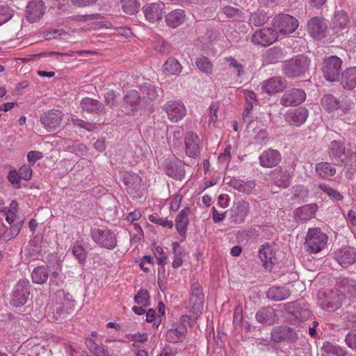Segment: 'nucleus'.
<instances>
[{"instance_id":"412c9836","label":"nucleus","mask_w":356,"mask_h":356,"mask_svg":"<svg viewBox=\"0 0 356 356\" xmlns=\"http://www.w3.org/2000/svg\"><path fill=\"white\" fill-rule=\"evenodd\" d=\"M138 92L141 95L143 104L147 108L151 103L156 101L159 93L162 92L161 88H159L151 83L145 82L141 84L138 88Z\"/></svg>"},{"instance_id":"e433bc0d","label":"nucleus","mask_w":356,"mask_h":356,"mask_svg":"<svg viewBox=\"0 0 356 356\" xmlns=\"http://www.w3.org/2000/svg\"><path fill=\"white\" fill-rule=\"evenodd\" d=\"M190 208H184L177 215L175 219V227L178 233L184 238L186 237L188 225L189 224L188 214Z\"/></svg>"},{"instance_id":"6e6d98bb","label":"nucleus","mask_w":356,"mask_h":356,"mask_svg":"<svg viewBox=\"0 0 356 356\" xmlns=\"http://www.w3.org/2000/svg\"><path fill=\"white\" fill-rule=\"evenodd\" d=\"M149 220L155 224H158L163 227L172 228L174 225V223L172 220H168L166 218H160L156 214L149 215L148 217Z\"/></svg>"},{"instance_id":"2eb2a0df","label":"nucleus","mask_w":356,"mask_h":356,"mask_svg":"<svg viewBox=\"0 0 356 356\" xmlns=\"http://www.w3.org/2000/svg\"><path fill=\"white\" fill-rule=\"evenodd\" d=\"M249 203L244 200L235 202L229 211L230 222L241 224L249 213Z\"/></svg>"},{"instance_id":"aec40b11","label":"nucleus","mask_w":356,"mask_h":356,"mask_svg":"<svg viewBox=\"0 0 356 356\" xmlns=\"http://www.w3.org/2000/svg\"><path fill=\"white\" fill-rule=\"evenodd\" d=\"M204 302V296L202 293L201 285L198 282H194L191 285L190 305L191 312L195 315L202 313Z\"/></svg>"},{"instance_id":"f03ea898","label":"nucleus","mask_w":356,"mask_h":356,"mask_svg":"<svg viewBox=\"0 0 356 356\" xmlns=\"http://www.w3.org/2000/svg\"><path fill=\"white\" fill-rule=\"evenodd\" d=\"M309 64L310 60L306 56L298 55L282 62V72L289 78L300 77L308 70Z\"/></svg>"},{"instance_id":"39448f33","label":"nucleus","mask_w":356,"mask_h":356,"mask_svg":"<svg viewBox=\"0 0 356 356\" xmlns=\"http://www.w3.org/2000/svg\"><path fill=\"white\" fill-rule=\"evenodd\" d=\"M121 107L122 111L129 116H134L139 110L146 108L141 95L136 90H130L126 92Z\"/></svg>"},{"instance_id":"bf43d9fd","label":"nucleus","mask_w":356,"mask_h":356,"mask_svg":"<svg viewBox=\"0 0 356 356\" xmlns=\"http://www.w3.org/2000/svg\"><path fill=\"white\" fill-rule=\"evenodd\" d=\"M54 310L56 312V314H54V317L56 320H62L67 318L68 312L67 311V309H65L64 308V302H56V305L54 308Z\"/></svg>"},{"instance_id":"72a5a7b5","label":"nucleus","mask_w":356,"mask_h":356,"mask_svg":"<svg viewBox=\"0 0 356 356\" xmlns=\"http://www.w3.org/2000/svg\"><path fill=\"white\" fill-rule=\"evenodd\" d=\"M349 22L347 13L343 10L335 11L333 18L332 19L331 28L334 33L338 34L343 30L348 28Z\"/></svg>"},{"instance_id":"49530a36","label":"nucleus","mask_w":356,"mask_h":356,"mask_svg":"<svg viewBox=\"0 0 356 356\" xmlns=\"http://www.w3.org/2000/svg\"><path fill=\"white\" fill-rule=\"evenodd\" d=\"M321 105L328 112H333L339 108V102L332 95L329 94L322 97Z\"/></svg>"},{"instance_id":"052dcab7","label":"nucleus","mask_w":356,"mask_h":356,"mask_svg":"<svg viewBox=\"0 0 356 356\" xmlns=\"http://www.w3.org/2000/svg\"><path fill=\"white\" fill-rule=\"evenodd\" d=\"M50 283L57 286L63 285V275L61 272V268H60L59 266L56 268V270L51 273L50 277Z\"/></svg>"},{"instance_id":"9d476101","label":"nucleus","mask_w":356,"mask_h":356,"mask_svg":"<svg viewBox=\"0 0 356 356\" xmlns=\"http://www.w3.org/2000/svg\"><path fill=\"white\" fill-rule=\"evenodd\" d=\"M298 340V334L296 330L287 325L274 326L270 332V341L274 343H296Z\"/></svg>"},{"instance_id":"7ed1b4c3","label":"nucleus","mask_w":356,"mask_h":356,"mask_svg":"<svg viewBox=\"0 0 356 356\" xmlns=\"http://www.w3.org/2000/svg\"><path fill=\"white\" fill-rule=\"evenodd\" d=\"M327 236L319 228H309L305 236L304 248L310 254L321 252L326 245Z\"/></svg>"},{"instance_id":"f704fd0d","label":"nucleus","mask_w":356,"mask_h":356,"mask_svg":"<svg viewBox=\"0 0 356 356\" xmlns=\"http://www.w3.org/2000/svg\"><path fill=\"white\" fill-rule=\"evenodd\" d=\"M187 334V328L182 325H176L173 323L172 328L169 329L165 334L166 341L172 343L182 341Z\"/></svg>"},{"instance_id":"a878e982","label":"nucleus","mask_w":356,"mask_h":356,"mask_svg":"<svg viewBox=\"0 0 356 356\" xmlns=\"http://www.w3.org/2000/svg\"><path fill=\"white\" fill-rule=\"evenodd\" d=\"M258 257L265 268H271L276 263L275 251L269 243L263 244L258 250Z\"/></svg>"},{"instance_id":"c85d7f7f","label":"nucleus","mask_w":356,"mask_h":356,"mask_svg":"<svg viewBox=\"0 0 356 356\" xmlns=\"http://www.w3.org/2000/svg\"><path fill=\"white\" fill-rule=\"evenodd\" d=\"M80 106L84 111L95 115H105L106 113V108L101 102L90 97L82 99Z\"/></svg>"},{"instance_id":"5701e85b","label":"nucleus","mask_w":356,"mask_h":356,"mask_svg":"<svg viewBox=\"0 0 356 356\" xmlns=\"http://www.w3.org/2000/svg\"><path fill=\"white\" fill-rule=\"evenodd\" d=\"M328 154L334 165L342 166L345 161V140H332L328 148Z\"/></svg>"},{"instance_id":"c03bdc74","label":"nucleus","mask_w":356,"mask_h":356,"mask_svg":"<svg viewBox=\"0 0 356 356\" xmlns=\"http://www.w3.org/2000/svg\"><path fill=\"white\" fill-rule=\"evenodd\" d=\"M72 253L78 260L79 264H83L86 263L88 252L79 241H76L72 244Z\"/></svg>"},{"instance_id":"e2e57ef3","label":"nucleus","mask_w":356,"mask_h":356,"mask_svg":"<svg viewBox=\"0 0 356 356\" xmlns=\"http://www.w3.org/2000/svg\"><path fill=\"white\" fill-rule=\"evenodd\" d=\"M23 225V220H19L15 224L10 225L9 232L7 233L8 239L15 238L19 233L21 227Z\"/></svg>"},{"instance_id":"5fc2aeb1","label":"nucleus","mask_w":356,"mask_h":356,"mask_svg":"<svg viewBox=\"0 0 356 356\" xmlns=\"http://www.w3.org/2000/svg\"><path fill=\"white\" fill-rule=\"evenodd\" d=\"M104 102L106 104L111 108L119 105L118 95L113 90H110L104 94Z\"/></svg>"},{"instance_id":"de8ad7c7","label":"nucleus","mask_w":356,"mask_h":356,"mask_svg":"<svg viewBox=\"0 0 356 356\" xmlns=\"http://www.w3.org/2000/svg\"><path fill=\"white\" fill-rule=\"evenodd\" d=\"M321 350L327 354H332L336 356H346L347 351L337 345L326 341L323 343Z\"/></svg>"},{"instance_id":"473e14b6","label":"nucleus","mask_w":356,"mask_h":356,"mask_svg":"<svg viewBox=\"0 0 356 356\" xmlns=\"http://www.w3.org/2000/svg\"><path fill=\"white\" fill-rule=\"evenodd\" d=\"M270 179L272 182L278 187L286 188L290 185L291 175L288 171L278 168L271 172Z\"/></svg>"},{"instance_id":"f8f14e48","label":"nucleus","mask_w":356,"mask_h":356,"mask_svg":"<svg viewBox=\"0 0 356 356\" xmlns=\"http://www.w3.org/2000/svg\"><path fill=\"white\" fill-rule=\"evenodd\" d=\"M162 166L166 175L175 180H182L185 177V163L176 157L165 159Z\"/></svg>"},{"instance_id":"37998d69","label":"nucleus","mask_w":356,"mask_h":356,"mask_svg":"<svg viewBox=\"0 0 356 356\" xmlns=\"http://www.w3.org/2000/svg\"><path fill=\"white\" fill-rule=\"evenodd\" d=\"M316 172L323 178L332 177L336 173V168L330 163L321 162L316 165Z\"/></svg>"},{"instance_id":"09e8293b","label":"nucleus","mask_w":356,"mask_h":356,"mask_svg":"<svg viewBox=\"0 0 356 356\" xmlns=\"http://www.w3.org/2000/svg\"><path fill=\"white\" fill-rule=\"evenodd\" d=\"M123 11L128 15L136 13L140 8L139 0H120Z\"/></svg>"},{"instance_id":"79ce46f5","label":"nucleus","mask_w":356,"mask_h":356,"mask_svg":"<svg viewBox=\"0 0 356 356\" xmlns=\"http://www.w3.org/2000/svg\"><path fill=\"white\" fill-rule=\"evenodd\" d=\"M195 64L202 73L210 75L213 72V65L206 56H201L195 58Z\"/></svg>"},{"instance_id":"a19ab883","label":"nucleus","mask_w":356,"mask_h":356,"mask_svg":"<svg viewBox=\"0 0 356 356\" xmlns=\"http://www.w3.org/2000/svg\"><path fill=\"white\" fill-rule=\"evenodd\" d=\"M49 277L48 270L44 266H38L35 267L31 273V280L34 284H44L48 280Z\"/></svg>"},{"instance_id":"13d9d810","label":"nucleus","mask_w":356,"mask_h":356,"mask_svg":"<svg viewBox=\"0 0 356 356\" xmlns=\"http://www.w3.org/2000/svg\"><path fill=\"white\" fill-rule=\"evenodd\" d=\"M222 13L226 15L227 17H234L238 19L243 17V13L240 9L229 6L224 7L222 8Z\"/></svg>"},{"instance_id":"6ab92c4d","label":"nucleus","mask_w":356,"mask_h":356,"mask_svg":"<svg viewBox=\"0 0 356 356\" xmlns=\"http://www.w3.org/2000/svg\"><path fill=\"white\" fill-rule=\"evenodd\" d=\"M168 119L172 122H177L181 120L186 113L185 106L181 101H168L163 106Z\"/></svg>"},{"instance_id":"58836bf2","label":"nucleus","mask_w":356,"mask_h":356,"mask_svg":"<svg viewBox=\"0 0 356 356\" xmlns=\"http://www.w3.org/2000/svg\"><path fill=\"white\" fill-rule=\"evenodd\" d=\"M227 184L234 189L245 194H250L256 186L254 180L245 181L234 177L232 178Z\"/></svg>"},{"instance_id":"6e6552de","label":"nucleus","mask_w":356,"mask_h":356,"mask_svg":"<svg viewBox=\"0 0 356 356\" xmlns=\"http://www.w3.org/2000/svg\"><path fill=\"white\" fill-rule=\"evenodd\" d=\"M341 59L337 56L324 58L321 67L324 78L330 82L339 81L341 74Z\"/></svg>"},{"instance_id":"cd10ccee","label":"nucleus","mask_w":356,"mask_h":356,"mask_svg":"<svg viewBox=\"0 0 356 356\" xmlns=\"http://www.w3.org/2000/svg\"><path fill=\"white\" fill-rule=\"evenodd\" d=\"M318 209L317 204L312 203L298 207L293 211V218L296 222H305L314 218Z\"/></svg>"},{"instance_id":"0e129e2a","label":"nucleus","mask_w":356,"mask_h":356,"mask_svg":"<svg viewBox=\"0 0 356 356\" xmlns=\"http://www.w3.org/2000/svg\"><path fill=\"white\" fill-rule=\"evenodd\" d=\"M225 59L229 63V67H232L236 70L238 76H241L244 74L243 65L238 63L236 59L232 56L227 57Z\"/></svg>"},{"instance_id":"4468645a","label":"nucleus","mask_w":356,"mask_h":356,"mask_svg":"<svg viewBox=\"0 0 356 356\" xmlns=\"http://www.w3.org/2000/svg\"><path fill=\"white\" fill-rule=\"evenodd\" d=\"M278 38L277 31L273 28L260 29L252 35V42L254 44L267 47L275 42Z\"/></svg>"},{"instance_id":"393cba45","label":"nucleus","mask_w":356,"mask_h":356,"mask_svg":"<svg viewBox=\"0 0 356 356\" xmlns=\"http://www.w3.org/2000/svg\"><path fill=\"white\" fill-rule=\"evenodd\" d=\"M259 161L261 167L271 168L280 163L282 155L277 149H268L259 155Z\"/></svg>"},{"instance_id":"f257e3e1","label":"nucleus","mask_w":356,"mask_h":356,"mask_svg":"<svg viewBox=\"0 0 356 356\" xmlns=\"http://www.w3.org/2000/svg\"><path fill=\"white\" fill-rule=\"evenodd\" d=\"M338 298L334 301L325 300L323 309L327 311H334L341 307V301L346 298H356V282L346 277H339L336 282Z\"/></svg>"},{"instance_id":"ddd939ff","label":"nucleus","mask_w":356,"mask_h":356,"mask_svg":"<svg viewBox=\"0 0 356 356\" xmlns=\"http://www.w3.org/2000/svg\"><path fill=\"white\" fill-rule=\"evenodd\" d=\"M327 31V21L322 17H313L307 22L308 33L315 40H321L325 38Z\"/></svg>"},{"instance_id":"0eeeda50","label":"nucleus","mask_w":356,"mask_h":356,"mask_svg":"<svg viewBox=\"0 0 356 356\" xmlns=\"http://www.w3.org/2000/svg\"><path fill=\"white\" fill-rule=\"evenodd\" d=\"M90 236L99 247L113 250L117 245L116 236L109 229L92 228L90 229Z\"/></svg>"},{"instance_id":"69168bd1","label":"nucleus","mask_w":356,"mask_h":356,"mask_svg":"<svg viewBox=\"0 0 356 356\" xmlns=\"http://www.w3.org/2000/svg\"><path fill=\"white\" fill-rule=\"evenodd\" d=\"M158 314H156V311L154 309H149L146 312V321L149 323L153 322V326L155 327H158L161 323L160 318H157Z\"/></svg>"},{"instance_id":"680f3d73","label":"nucleus","mask_w":356,"mask_h":356,"mask_svg":"<svg viewBox=\"0 0 356 356\" xmlns=\"http://www.w3.org/2000/svg\"><path fill=\"white\" fill-rule=\"evenodd\" d=\"M12 17L13 10L9 7H0V26L9 21Z\"/></svg>"},{"instance_id":"c756f323","label":"nucleus","mask_w":356,"mask_h":356,"mask_svg":"<svg viewBox=\"0 0 356 356\" xmlns=\"http://www.w3.org/2000/svg\"><path fill=\"white\" fill-rule=\"evenodd\" d=\"M255 318L259 323L268 325H273L278 320L276 310L270 306L259 309Z\"/></svg>"},{"instance_id":"774afa93","label":"nucleus","mask_w":356,"mask_h":356,"mask_svg":"<svg viewBox=\"0 0 356 356\" xmlns=\"http://www.w3.org/2000/svg\"><path fill=\"white\" fill-rule=\"evenodd\" d=\"M7 179L8 181L13 185H18L17 186V188H20V175L15 169H12L9 171L8 175L7 176Z\"/></svg>"},{"instance_id":"b1692460","label":"nucleus","mask_w":356,"mask_h":356,"mask_svg":"<svg viewBox=\"0 0 356 356\" xmlns=\"http://www.w3.org/2000/svg\"><path fill=\"white\" fill-rule=\"evenodd\" d=\"M308 116L309 111L304 106H300L288 111L285 115V120L290 125L298 127L306 122Z\"/></svg>"},{"instance_id":"a18cd8bd","label":"nucleus","mask_w":356,"mask_h":356,"mask_svg":"<svg viewBox=\"0 0 356 356\" xmlns=\"http://www.w3.org/2000/svg\"><path fill=\"white\" fill-rule=\"evenodd\" d=\"M181 70V65L174 58H168L163 65V71L168 74L178 75Z\"/></svg>"},{"instance_id":"dca6fc26","label":"nucleus","mask_w":356,"mask_h":356,"mask_svg":"<svg viewBox=\"0 0 356 356\" xmlns=\"http://www.w3.org/2000/svg\"><path fill=\"white\" fill-rule=\"evenodd\" d=\"M63 113L56 109L49 110L40 117L41 124L47 131H54L60 127Z\"/></svg>"},{"instance_id":"bb28decb","label":"nucleus","mask_w":356,"mask_h":356,"mask_svg":"<svg viewBox=\"0 0 356 356\" xmlns=\"http://www.w3.org/2000/svg\"><path fill=\"white\" fill-rule=\"evenodd\" d=\"M44 13V3L40 0L31 1L26 6V18L31 23L38 21Z\"/></svg>"},{"instance_id":"1a4fd4ad","label":"nucleus","mask_w":356,"mask_h":356,"mask_svg":"<svg viewBox=\"0 0 356 356\" xmlns=\"http://www.w3.org/2000/svg\"><path fill=\"white\" fill-rule=\"evenodd\" d=\"M284 308L291 320L296 323L307 321L312 316L309 305L302 300L286 303Z\"/></svg>"},{"instance_id":"864d4df0","label":"nucleus","mask_w":356,"mask_h":356,"mask_svg":"<svg viewBox=\"0 0 356 356\" xmlns=\"http://www.w3.org/2000/svg\"><path fill=\"white\" fill-rule=\"evenodd\" d=\"M69 152L74 153L79 156L86 155L88 148L83 143H75L68 147Z\"/></svg>"},{"instance_id":"603ef678","label":"nucleus","mask_w":356,"mask_h":356,"mask_svg":"<svg viewBox=\"0 0 356 356\" xmlns=\"http://www.w3.org/2000/svg\"><path fill=\"white\" fill-rule=\"evenodd\" d=\"M268 19V17L261 12L252 13L250 17V24L255 26L264 25Z\"/></svg>"},{"instance_id":"8fccbe9b","label":"nucleus","mask_w":356,"mask_h":356,"mask_svg":"<svg viewBox=\"0 0 356 356\" xmlns=\"http://www.w3.org/2000/svg\"><path fill=\"white\" fill-rule=\"evenodd\" d=\"M318 187L323 191L327 196L334 201H340L343 199V195H341L339 191L336 189H334L330 187L329 185L325 184H320L318 185Z\"/></svg>"},{"instance_id":"4d7b16f0","label":"nucleus","mask_w":356,"mask_h":356,"mask_svg":"<svg viewBox=\"0 0 356 356\" xmlns=\"http://www.w3.org/2000/svg\"><path fill=\"white\" fill-rule=\"evenodd\" d=\"M72 122L74 126L84 129L88 131H92L96 129V125L95 124L84 121L79 118H72Z\"/></svg>"},{"instance_id":"338daca9","label":"nucleus","mask_w":356,"mask_h":356,"mask_svg":"<svg viewBox=\"0 0 356 356\" xmlns=\"http://www.w3.org/2000/svg\"><path fill=\"white\" fill-rule=\"evenodd\" d=\"M345 342L350 348L356 351V330H352L346 334Z\"/></svg>"},{"instance_id":"20e7f679","label":"nucleus","mask_w":356,"mask_h":356,"mask_svg":"<svg viewBox=\"0 0 356 356\" xmlns=\"http://www.w3.org/2000/svg\"><path fill=\"white\" fill-rule=\"evenodd\" d=\"M120 179L126 186L127 192L132 198L139 199L143 195L142 179L136 173L131 171L120 172Z\"/></svg>"},{"instance_id":"4be33fe9","label":"nucleus","mask_w":356,"mask_h":356,"mask_svg":"<svg viewBox=\"0 0 356 356\" xmlns=\"http://www.w3.org/2000/svg\"><path fill=\"white\" fill-rule=\"evenodd\" d=\"M306 99L305 92L300 88H291L285 91L280 99L284 106H296L302 104Z\"/></svg>"},{"instance_id":"f3484780","label":"nucleus","mask_w":356,"mask_h":356,"mask_svg":"<svg viewBox=\"0 0 356 356\" xmlns=\"http://www.w3.org/2000/svg\"><path fill=\"white\" fill-rule=\"evenodd\" d=\"M165 5L162 1L146 3L143 7L145 19L149 23H155L161 20Z\"/></svg>"},{"instance_id":"3c124183","label":"nucleus","mask_w":356,"mask_h":356,"mask_svg":"<svg viewBox=\"0 0 356 356\" xmlns=\"http://www.w3.org/2000/svg\"><path fill=\"white\" fill-rule=\"evenodd\" d=\"M149 294L147 289H140L134 297L136 304L148 307L149 305Z\"/></svg>"},{"instance_id":"7c9ffc66","label":"nucleus","mask_w":356,"mask_h":356,"mask_svg":"<svg viewBox=\"0 0 356 356\" xmlns=\"http://www.w3.org/2000/svg\"><path fill=\"white\" fill-rule=\"evenodd\" d=\"M186 17L185 11L177 8L165 15V22L169 28L176 29L184 23Z\"/></svg>"},{"instance_id":"9b49d317","label":"nucleus","mask_w":356,"mask_h":356,"mask_svg":"<svg viewBox=\"0 0 356 356\" xmlns=\"http://www.w3.org/2000/svg\"><path fill=\"white\" fill-rule=\"evenodd\" d=\"M273 27L282 35L293 33L298 26V21L288 14H280L273 18Z\"/></svg>"},{"instance_id":"4c0bfd02","label":"nucleus","mask_w":356,"mask_h":356,"mask_svg":"<svg viewBox=\"0 0 356 356\" xmlns=\"http://www.w3.org/2000/svg\"><path fill=\"white\" fill-rule=\"evenodd\" d=\"M291 296L289 289L284 286H271L266 292V298L271 301H282Z\"/></svg>"},{"instance_id":"c9c22d12","label":"nucleus","mask_w":356,"mask_h":356,"mask_svg":"<svg viewBox=\"0 0 356 356\" xmlns=\"http://www.w3.org/2000/svg\"><path fill=\"white\" fill-rule=\"evenodd\" d=\"M286 86V82L281 77H273L266 80L262 86V90L268 94L282 91Z\"/></svg>"},{"instance_id":"ea45409f","label":"nucleus","mask_w":356,"mask_h":356,"mask_svg":"<svg viewBox=\"0 0 356 356\" xmlns=\"http://www.w3.org/2000/svg\"><path fill=\"white\" fill-rule=\"evenodd\" d=\"M341 74V83L344 88L352 90L356 87V67H348Z\"/></svg>"},{"instance_id":"2f4dec72","label":"nucleus","mask_w":356,"mask_h":356,"mask_svg":"<svg viewBox=\"0 0 356 356\" xmlns=\"http://www.w3.org/2000/svg\"><path fill=\"white\" fill-rule=\"evenodd\" d=\"M186 154L189 157L195 158L200 154L199 138L192 131L186 133L185 137Z\"/></svg>"},{"instance_id":"423d86ee","label":"nucleus","mask_w":356,"mask_h":356,"mask_svg":"<svg viewBox=\"0 0 356 356\" xmlns=\"http://www.w3.org/2000/svg\"><path fill=\"white\" fill-rule=\"evenodd\" d=\"M32 286L27 279L19 280L15 285L11 293L10 303L12 306L19 307L24 305L31 294Z\"/></svg>"},{"instance_id":"a211bd4d","label":"nucleus","mask_w":356,"mask_h":356,"mask_svg":"<svg viewBox=\"0 0 356 356\" xmlns=\"http://www.w3.org/2000/svg\"><path fill=\"white\" fill-rule=\"evenodd\" d=\"M333 258L341 266L347 268L356 262V249L344 246L333 253Z\"/></svg>"}]
</instances>
